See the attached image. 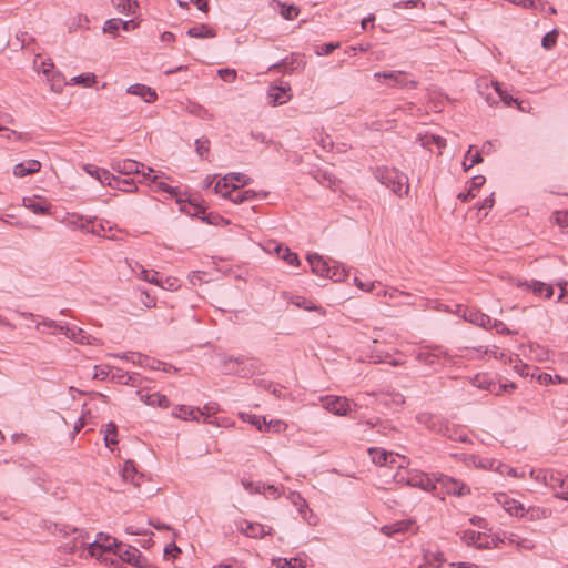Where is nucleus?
<instances>
[{
    "label": "nucleus",
    "instance_id": "f257e3e1",
    "mask_svg": "<svg viewBox=\"0 0 568 568\" xmlns=\"http://www.w3.org/2000/svg\"><path fill=\"white\" fill-rule=\"evenodd\" d=\"M375 178L394 194L402 197L409 191L408 178L395 168L382 166L375 171Z\"/></svg>",
    "mask_w": 568,
    "mask_h": 568
},
{
    "label": "nucleus",
    "instance_id": "f03ea898",
    "mask_svg": "<svg viewBox=\"0 0 568 568\" xmlns=\"http://www.w3.org/2000/svg\"><path fill=\"white\" fill-rule=\"evenodd\" d=\"M435 476L430 477L428 474L413 469L405 470L404 473H397L395 475L396 483H404L408 486L420 488L425 491H432L436 489Z\"/></svg>",
    "mask_w": 568,
    "mask_h": 568
},
{
    "label": "nucleus",
    "instance_id": "7ed1b4c3",
    "mask_svg": "<svg viewBox=\"0 0 568 568\" xmlns=\"http://www.w3.org/2000/svg\"><path fill=\"white\" fill-rule=\"evenodd\" d=\"M224 368L229 373L237 374L240 377L247 378L253 376L258 369L260 364L256 358L229 357L224 361Z\"/></svg>",
    "mask_w": 568,
    "mask_h": 568
},
{
    "label": "nucleus",
    "instance_id": "20e7f679",
    "mask_svg": "<svg viewBox=\"0 0 568 568\" xmlns=\"http://www.w3.org/2000/svg\"><path fill=\"white\" fill-rule=\"evenodd\" d=\"M435 484L448 495L462 497L470 494V488L465 483L444 474H436Z\"/></svg>",
    "mask_w": 568,
    "mask_h": 568
},
{
    "label": "nucleus",
    "instance_id": "39448f33",
    "mask_svg": "<svg viewBox=\"0 0 568 568\" xmlns=\"http://www.w3.org/2000/svg\"><path fill=\"white\" fill-rule=\"evenodd\" d=\"M416 420L420 424L426 426L428 429L443 434L444 436H447L448 438H453V435L450 434V426L447 420L442 418L440 416L430 414V413H419L416 416Z\"/></svg>",
    "mask_w": 568,
    "mask_h": 568
},
{
    "label": "nucleus",
    "instance_id": "423d86ee",
    "mask_svg": "<svg viewBox=\"0 0 568 568\" xmlns=\"http://www.w3.org/2000/svg\"><path fill=\"white\" fill-rule=\"evenodd\" d=\"M114 555H116L122 562L130 564L136 568H145L148 565V559L138 548L125 546L122 542L114 550Z\"/></svg>",
    "mask_w": 568,
    "mask_h": 568
},
{
    "label": "nucleus",
    "instance_id": "0eeeda50",
    "mask_svg": "<svg viewBox=\"0 0 568 568\" xmlns=\"http://www.w3.org/2000/svg\"><path fill=\"white\" fill-rule=\"evenodd\" d=\"M121 542L109 535L99 532L97 539L89 546V552L91 556L100 557L104 552H113Z\"/></svg>",
    "mask_w": 568,
    "mask_h": 568
},
{
    "label": "nucleus",
    "instance_id": "6e6552de",
    "mask_svg": "<svg viewBox=\"0 0 568 568\" xmlns=\"http://www.w3.org/2000/svg\"><path fill=\"white\" fill-rule=\"evenodd\" d=\"M112 169L123 175L142 174L143 180L149 178V173L144 172L146 166L132 159L116 160L112 163Z\"/></svg>",
    "mask_w": 568,
    "mask_h": 568
},
{
    "label": "nucleus",
    "instance_id": "1a4fd4ad",
    "mask_svg": "<svg viewBox=\"0 0 568 568\" xmlns=\"http://www.w3.org/2000/svg\"><path fill=\"white\" fill-rule=\"evenodd\" d=\"M322 402L324 407L335 415L344 416L349 410V403L345 397L326 396Z\"/></svg>",
    "mask_w": 568,
    "mask_h": 568
},
{
    "label": "nucleus",
    "instance_id": "9d476101",
    "mask_svg": "<svg viewBox=\"0 0 568 568\" xmlns=\"http://www.w3.org/2000/svg\"><path fill=\"white\" fill-rule=\"evenodd\" d=\"M239 529L245 536L250 538H263L266 535H271L272 528L268 527L266 530L265 526L258 523H250L246 520L241 521Z\"/></svg>",
    "mask_w": 568,
    "mask_h": 568
},
{
    "label": "nucleus",
    "instance_id": "9b49d317",
    "mask_svg": "<svg viewBox=\"0 0 568 568\" xmlns=\"http://www.w3.org/2000/svg\"><path fill=\"white\" fill-rule=\"evenodd\" d=\"M126 93L140 97L146 103H153L158 100V93L154 89L135 83L126 88Z\"/></svg>",
    "mask_w": 568,
    "mask_h": 568
},
{
    "label": "nucleus",
    "instance_id": "f8f14e48",
    "mask_svg": "<svg viewBox=\"0 0 568 568\" xmlns=\"http://www.w3.org/2000/svg\"><path fill=\"white\" fill-rule=\"evenodd\" d=\"M307 261L314 274L322 277H328L332 267L321 255L317 253L308 254Z\"/></svg>",
    "mask_w": 568,
    "mask_h": 568
},
{
    "label": "nucleus",
    "instance_id": "ddd939ff",
    "mask_svg": "<svg viewBox=\"0 0 568 568\" xmlns=\"http://www.w3.org/2000/svg\"><path fill=\"white\" fill-rule=\"evenodd\" d=\"M291 91V87L288 83L285 85H272L268 89V98L271 99V103L273 105H281L287 102L291 99L288 92Z\"/></svg>",
    "mask_w": 568,
    "mask_h": 568
},
{
    "label": "nucleus",
    "instance_id": "4468645a",
    "mask_svg": "<svg viewBox=\"0 0 568 568\" xmlns=\"http://www.w3.org/2000/svg\"><path fill=\"white\" fill-rule=\"evenodd\" d=\"M463 317L467 322L484 328H488L491 324V318L477 310L466 308L464 311Z\"/></svg>",
    "mask_w": 568,
    "mask_h": 568
},
{
    "label": "nucleus",
    "instance_id": "2eb2a0df",
    "mask_svg": "<svg viewBox=\"0 0 568 568\" xmlns=\"http://www.w3.org/2000/svg\"><path fill=\"white\" fill-rule=\"evenodd\" d=\"M301 63L304 64L301 55L298 53H292L291 57H286L281 61L273 63L268 67V71L273 70H284L285 72L293 71Z\"/></svg>",
    "mask_w": 568,
    "mask_h": 568
},
{
    "label": "nucleus",
    "instance_id": "dca6fc26",
    "mask_svg": "<svg viewBox=\"0 0 568 568\" xmlns=\"http://www.w3.org/2000/svg\"><path fill=\"white\" fill-rule=\"evenodd\" d=\"M376 79L388 80L389 87H404L406 85V73L404 71H382L374 74Z\"/></svg>",
    "mask_w": 568,
    "mask_h": 568
},
{
    "label": "nucleus",
    "instance_id": "f3484780",
    "mask_svg": "<svg viewBox=\"0 0 568 568\" xmlns=\"http://www.w3.org/2000/svg\"><path fill=\"white\" fill-rule=\"evenodd\" d=\"M556 477H551L550 479L554 483V486L551 489L555 491V497L568 500V476L564 475L562 473L558 471Z\"/></svg>",
    "mask_w": 568,
    "mask_h": 568
},
{
    "label": "nucleus",
    "instance_id": "a211bd4d",
    "mask_svg": "<svg viewBox=\"0 0 568 568\" xmlns=\"http://www.w3.org/2000/svg\"><path fill=\"white\" fill-rule=\"evenodd\" d=\"M519 286H526L527 290L531 291L537 296H545L549 298L554 294L552 285L546 284L540 281L532 280L530 282L519 283Z\"/></svg>",
    "mask_w": 568,
    "mask_h": 568
},
{
    "label": "nucleus",
    "instance_id": "6ab92c4d",
    "mask_svg": "<svg viewBox=\"0 0 568 568\" xmlns=\"http://www.w3.org/2000/svg\"><path fill=\"white\" fill-rule=\"evenodd\" d=\"M40 169L41 163L38 160L31 159L16 164L13 168V174L16 176L23 178L26 175L39 172Z\"/></svg>",
    "mask_w": 568,
    "mask_h": 568
},
{
    "label": "nucleus",
    "instance_id": "aec40b11",
    "mask_svg": "<svg viewBox=\"0 0 568 568\" xmlns=\"http://www.w3.org/2000/svg\"><path fill=\"white\" fill-rule=\"evenodd\" d=\"M189 203L194 206V212L191 213L194 216L200 217L202 221L211 225H217L223 217L219 214L206 213L205 210L195 203V200H189Z\"/></svg>",
    "mask_w": 568,
    "mask_h": 568
},
{
    "label": "nucleus",
    "instance_id": "412c9836",
    "mask_svg": "<svg viewBox=\"0 0 568 568\" xmlns=\"http://www.w3.org/2000/svg\"><path fill=\"white\" fill-rule=\"evenodd\" d=\"M122 477L125 481H131L134 486H140V479L143 474H139L135 463L133 460H126L122 469Z\"/></svg>",
    "mask_w": 568,
    "mask_h": 568
},
{
    "label": "nucleus",
    "instance_id": "4be33fe9",
    "mask_svg": "<svg viewBox=\"0 0 568 568\" xmlns=\"http://www.w3.org/2000/svg\"><path fill=\"white\" fill-rule=\"evenodd\" d=\"M138 394L140 395V399L146 405L162 408H168L170 405L169 398L160 393L142 394L141 392H138Z\"/></svg>",
    "mask_w": 568,
    "mask_h": 568
},
{
    "label": "nucleus",
    "instance_id": "5701e85b",
    "mask_svg": "<svg viewBox=\"0 0 568 568\" xmlns=\"http://www.w3.org/2000/svg\"><path fill=\"white\" fill-rule=\"evenodd\" d=\"M179 413L173 412V416L179 417L184 420H199L200 415H203L204 413L201 412L200 408H194L192 406L187 405H180L178 406Z\"/></svg>",
    "mask_w": 568,
    "mask_h": 568
},
{
    "label": "nucleus",
    "instance_id": "b1692460",
    "mask_svg": "<svg viewBox=\"0 0 568 568\" xmlns=\"http://www.w3.org/2000/svg\"><path fill=\"white\" fill-rule=\"evenodd\" d=\"M23 205L31 210L34 214L45 215L50 213V207L44 203V201L36 197H24Z\"/></svg>",
    "mask_w": 568,
    "mask_h": 568
},
{
    "label": "nucleus",
    "instance_id": "393cba45",
    "mask_svg": "<svg viewBox=\"0 0 568 568\" xmlns=\"http://www.w3.org/2000/svg\"><path fill=\"white\" fill-rule=\"evenodd\" d=\"M53 68H54V64L52 63L51 60L42 61L39 65H37V71L39 73L44 74L49 81H52V84H51L52 90L59 92L61 90V85L59 84V87L55 88V78L60 79V74L53 75L51 79L49 78L50 74L52 73Z\"/></svg>",
    "mask_w": 568,
    "mask_h": 568
},
{
    "label": "nucleus",
    "instance_id": "a878e982",
    "mask_svg": "<svg viewBox=\"0 0 568 568\" xmlns=\"http://www.w3.org/2000/svg\"><path fill=\"white\" fill-rule=\"evenodd\" d=\"M186 34L191 38H214L216 32L206 24H197L190 28Z\"/></svg>",
    "mask_w": 568,
    "mask_h": 568
},
{
    "label": "nucleus",
    "instance_id": "bb28decb",
    "mask_svg": "<svg viewBox=\"0 0 568 568\" xmlns=\"http://www.w3.org/2000/svg\"><path fill=\"white\" fill-rule=\"evenodd\" d=\"M260 194L253 190H239L235 189V192L232 193L230 200L235 203V204H241L243 202H246V201H252L254 199H256Z\"/></svg>",
    "mask_w": 568,
    "mask_h": 568
},
{
    "label": "nucleus",
    "instance_id": "cd10ccee",
    "mask_svg": "<svg viewBox=\"0 0 568 568\" xmlns=\"http://www.w3.org/2000/svg\"><path fill=\"white\" fill-rule=\"evenodd\" d=\"M292 303L295 306L306 310V311H315V312H318L321 315L326 314V311L322 306L313 304L311 301L306 300L303 296L293 297Z\"/></svg>",
    "mask_w": 568,
    "mask_h": 568
},
{
    "label": "nucleus",
    "instance_id": "c85d7f7f",
    "mask_svg": "<svg viewBox=\"0 0 568 568\" xmlns=\"http://www.w3.org/2000/svg\"><path fill=\"white\" fill-rule=\"evenodd\" d=\"M65 336L74 339L77 343L81 344H92L91 336L88 335L83 329L77 327H68L65 331Z\"/></svg>",
    "mask_w": 568,
    "mask_h": 568
},
{
    "label": "nucleus",
    "instance_id": "c756f323",
    "mask_svg": "<svg viewBox=\"0 0 568 568\" xmlns=\"http://www.w3.org/2000/svg\"><path fill=\"white\" fill-rule=\"evenodd\" d=\"M416 359L424 365L434 366L439 361V357L435 352L430 351L429 348H422L417 353Z\"/></svg>",
    "mask_w": 568,
    "mask_h": 568
},
{
    "label": "nucleus",
    "instance_id": "7c9ffc66",
    "mask_svg": "<svg viewBox=\"0 0 568 568\" xmlns=\"http://www.w3.org/2000/svg\"><path fill=\"white\" fill-rule=\"evenodd\" d=\"M229 175H225L222 180L217 181L214 186L215 193H219L226 199H230L232 193L235 192V189H237L236 184H232V189H229Z\"/></svg>",
    "mask_w": 568,
    "mask_h": 568
},
{
    "label": "nucleus",
    "instance_id": "2f4dec72",
    "mask_svg": "<svg viewBox=\"0 0 568 568\" xmlns=\"http://www.w3.org/2000/svg\"><path fill=\"white\" fill-rule=\"evenodd\" d=\"M113 6L121 13L133 14L139 7L135 0H112Z\"/></svg>",
    "mask_w": 568,
    "mask_h": 568
},
{
    "label": "nucleus",
    "instance_id": "473e14b6",
    "mask_svg": "<svg viewBox=\"0 0 568 568\" xmlns=\"http://www.w3.org/2000/svg\"><path fill=\"white\" fill-rule=\"evenodd\" d=\"M112 189H116L123 192H134L138 190L133 179H121L115 178L114 184H111Z\"/></svg>",
    "mask_w": 568,
    "mask_h": 568
},
{
    "label": "nucleus",
    "instance_id": "72a5a7b5",
    "mask_svg": "<svg viewBox=\"0 0 568 568\" xmlns=\"http://www.w3.org/2000/svg\"><path fill=\"white\" fill-rule=\"evenodd\" d=\"M146 170H148V173H149V178H146L145 180H149L151 183H155L158 190L166 192V193L171 194L172 196L178 197V190L175 187L170 186L169 184H166L164 182H156L158 176L156 175H153V176L150 175V173L153 172V169L148 166Z\"/></svg>",
    "mask_w": 568,
    "mask_h": 568
},
{
    "label": "nucleus",
    "instance_id": "f704fd0d",
    "mask_svg": "<svg viewBox=\"0 0 568 568\" xmlns=\"http://www.w3.org/2000/svg\"><path fill=\"white\" fill-rule=\"evenodd\" d=\"M97 82V77L94 73L88 72L82 73L80 75L73 77L71 79V84H78L85 88L92 87Z\"/></svg>",
    "mask_w": 568,
    "mask_h": 568
},
{
    "label": "nucleus",
    "instance_id": "c9c22d12",
    "mask_svg": "<svg viewBox=\"0 0 568 568\" xmlns=\"http://www.w3.org/2000/svg\"><path fill=\"white\" fill-rule=\"evenodd\" d=\"M118 427L113 422H110L106 425L104 430V442L106 447H111L112 445L118 444Z\"/></svg>",
    "mask_w": 568,
    "mask_h": 568
},
{
    "label": "nucleus",
    "instance_id": "e433bc0d",
    "mask_svg": "<svg viewBox=\"0 0 568 568\" xmlns=\"http://www.w3.org/2000/svg\"><path fill=\"white\" fill-rule=\"evenodd\" d=\"M277 254L290 265H298L300 260L296 253L292 252L288 247L277 246Z\"/></svg>",
    "mask_w": 568,
    "mask_h": 568
},
{
    "label": "nucleus",
    "instance_id": "4c0bfd02",
    "mask_svg": "<svg viewBox=\"0 0 568 568\" xmlns=\"http://www.w3.org/2000/svg\"><path fill=\"white\" fill-rule=\"evenodd\" d=\"M368 453L372 457V460L375 465L384 466L388 459V453L381 448H369Z\"/></svg>",
    "mask_w": 568,
    "mask_h": 568
},
{
    "label": "nucleus",
    "instance_id": "58836bf2",
    "mask_svg": "<svg viewBox=\"0 0 568 568\" xmlns=\"http://www.w3.org/2000/svg\"><path fill=\"white\" fill-rule=\"evenodd\" d=\"M471 149H473V146H469V150L467 151V154H466L465 160L463 162V166H464L465 171H468L474 165L483 162V156H481L480 152L477 151L476 153L470 155Z\"/></svg>",
    "mask_w": 568,
    "mask_h": 568
},
{
    "label": "nucleus",
    "instance_id": "ea45409f",
    "mask_svg": "<svg viewBox=\"0 0 568 568\" xmlns=\"http://www.w3.org/2000/svg\"><path fill=\"white\" fill-rule=\"evenodd\" d=\"M557 473L555 470L541 469L536 473L535 479L551 488L555 481L550 479V476L556 477Z\"/></svg>",
    "mask_w": 568,
    "mask_h": 568
},
{
    "label": "nucleus",
    "instance_id": "a19ab883",
    "mask_svg": "<svg viewBox=\"0 0 568 568\" xmlns=\"http://www.w3.org/2000/svg\"><path fill=\"white\" fill-rule=\"evenodd\" d=\"M537 381L541 385H550V384H556V383H567V379L561 377L560 375H554L552 376L551 374H548V373H540V374H538Z\"/></svg>",
    "mask_w": 568,
    "mask_h": 568
},
{
    "label": "nucleus",
    "instance_id": "79ce46f5",
    "mask_svg": "<svg viewBox=\"0 0 568 568\" xmlns=\"http://www.w3.org/2000/svg\"><path fill=\"white\" fill-rule=\"evenodd\" d=\"M44 328L48 329H58L60 333L65 335V331L68 328L67 325H59L52 320H43L41 323L37 325V329L40 332H44Z\"/></svg>",
    "mask_w": 568,
    "mask_h": 568
},
{
    "label": "nucleus",
    "instance_id": "37998d69",
    "mask_svg": "<svg viewBox=\"0 0 568 568\" xmlns=\"http://www.w3.org/2000/svg\"><path fill=\"white\" fill-rule=\"evenodd\" d=\"M281 16L286 19V20H293L295 19L298 13H300V9L294 6V4H285V3H281V11H280Z\"/></svg>",
    "mask_w": 568,
    "mask_h": 568
},
{
    "label": "nucleus",
    "instance_id": "c03bdc74",
    "mask_svg": "<svg viewBox=\"0 0 568 568\" xmlns=\"http://www.w3.org/2000/svg\"><path fill=\"white\" fill-rule=\"evenodd\" d=\"M195 151L201 159H206L205 155L210 152V140L207 138L196 139Z\"/></svg>",
    "mask_w": 568,
    "mask_h": 568
},
{
    "label": "nucleus",
    "instance_id": "a18cd8bd",
    "mask_svg": "<svg viewBox=\"0 0 568 568\" xmlns=\"http://www.w3.org/2000/svg\"><path fill=\"white\" fill-rule=\"evenodd\" d=\"M481 534L475 530H465L462 536V540L468 546H477L478 541L481 539Z\"/></svg>",
    "mask_w": 568,
    "mask_h": 568
},
{
    "label": "nucleus",
    "instance_id": "49530a36",
    "mask_svg": "<svg viewBox=\"0 0 568 568\" xmlns=\"http://www.w3.org/2000/svg\"><path fill=\"white\" fill-rule=\"evenodd\" d=\"M495 90L498 93L499 98L506 105H511L513 103H517V99H514L506 90L503 89V84L499 82L494 83Z\"/></svg>",
    "mask_w": 568,
    "mask_h": 568
},
{
    "label": "nucleus",
    "instance_id": "de8ad7c7",
    "mask_svg": "<svg viewBox=\"0 0 568 568\" xmlns=\"http://www.w3.org/2000/svg\"><path fill=\"white\" fill-rule=\"evenodd\" d=\"M187 111L191 114L196 115L202 119H211L213 116L209 112V110H206L204 106H202L201 104H197V103L190 104V106L187 108Z\"/></svg>",
    "mask_w": 568,
    "mask_h": 568
},
{
    "label": "nucleus",
    "instance_id": "09e8293b",
    "mask_svg": "<svg viewBox=\"0 0 568 568\" xmlns=\"http://www.w3.org/2000/svg\"><path fill=\"white\" fill-rule=\"evenodd\" d=\"M331 267L332 271L329 272L328 278L333 280L334 282H342L348 276L344 267H339L338 265H334Z\"/></svg>",
    "mask_w": 568,
    "mask_h": 568
},
{
    "label": "nucleus",
    "instance_id": "8fccbe9b",
    "mask_svg": "<svg viewBox=\"0 0 568 568\" xmlns=\"http://www.w3.org/2000/svg\"><path fill=\"white\" fill-rule=\"evenodd\" d=\"M424 557L429 565H436V568H440L442 564L445 561L442 552L427 551Z\"/></svg>",
    "mask_w": 568,
    "mask_h": 568
},
{
    "label": "nucleus",
    "instance_id": "3c124183",
    "mask_svg": "<svg viewBox=\"0 0 568 568\" xmlns=\"http://www.w3.org/2000/svg\"><path fill=\"white\" fill-rule=\"evenodd\" d=\"M142 278L149 283L164 287L162 281L160 280L159 272L142 270Z\"/></svg>",
    "mask_w": 568,
    "mask_h": 568
},
{
    "label": "nucleus",
    "instance_id": "603ef678",
    "mask_svg": "<svg viewBox=\"0 0 568 568\" xmlns=\"http://www.w3.org/2000/svg\"><path fill=\"white\" fill-rule=\"evenodd\" d=\"M337 48H339V43L338 42L324 43V44H321V45L316 47L315 53L317 55H328L334 50H336Z\"/></svg>",
    "mask_w": 568,
    "mask_h": 568
},
{
    "label": "nucleus",
    "instance_id": "864d4df0",
    "mask_svg": "<svg viewBox=\"0 0 568 568\" xmlns=\"http://www.w3.org/2000/svg\"><path fill=\"white\" fill-rule=\"evenodd\" d=\"M122 358L131 359L133 363H138L141 366H149L151 361L150 357L140 353H130V357L125 354L122 356Z\"/></svg>",
    "mask_w": 568,
    "mask_h": 568
},
{
    "label": "nucleus",
    "instance_id": "5fc2aeb1",
    "mask_svg": "<svg viewBox=\"0 0 568 568\" xmlns=\"http://www.w3.org/2000/svg\"><path fill=\"white\" fill-rule=\"evenodd\" d=\"M557 31L556 30H552L550 32H547L544 37H542V40H541V45L546 49V50H549L551 49L556 42H557Z\"/></svg>",
    "mask_w": 568,
    "mask_h": 568
},
{
    "label": "nucleus",
    "instance_id": "6e6d98bb",
    "mask_svg": "<svg viewBox=\"0 0 568 568\" xmlns=\"http://www.w3.org/2000/svg\"><path fill=\"white\" fill-rule=\"evenodd\" d=\"M241 417L244 420H247L250 424L257 427V429L262 428V425H266L265 417L257 416V415H251V414H241Z\"/></svg>",
    "mask_w": 568,
    "mask_h": 568
},
{
    "label": "nucleus",
    "instance_id": "4d7b16f0",
    "mask_svg": "<svg viewBox=\"0 0 568 568\" xmlns=\"http://www.w3.org/2000/svg\"><path fill=\"white\" fill-rule=\"evenodd\" d=\"M120 23H121V19H115V18L109 19L104 23L103 31L115 36L120 28Z\"/></svg>",
    "mask_w": 568,
    "mask_h": 568
},
{
    "label": "nucleus",
    "instance_id": "13d9d810",
    "mask_svg": "<svg viewBox=\"0 0 568 568\" xmlns=\"http://www.w3.org/2000/svg\"><path fill=\"white\" fill-rule=\"evenodd\" d=\"M506 510L510 514V515H515V516H523L524 515V507L521 504L517 503L516 500H511V501H508L506 503Z\"/></svg>",
    "mask_w": 568,
    "mask_h": 568
},
{
    "label": "nucleus",
    "instance_id": "bf43d9fd",
    "mask_svg": "<svg viewBox=\"0 0 568 568\" xmlns=\"http://www.w3.org/2000/svg\"><path fill=\"white\" fill-rule=\"evenodd\" d=\"M217 74L225 82H233L237 75V73L234 69H220L217 71Z\"/></svg>",
    "mask_w": 568,
    "mask_h": 568
},
{
    "label": "nucleus",
    "instance_id": "052dcab7",
    "mask_svg": "<svg viewBox=\"0 0 568 568\" xmlns=\"http://www.w3.org/2000/svg\"><path fill=\"white\" fill-rule=\"evenodd\" d=\"M115 178L116 176L113 175L111 172H109L105 169H102V172H100V175L98 176V180L102 184H106V185H109L111 187V184H114Z\"/></svg>",
    "mask_w": 568,
    "mask_h": 568
},
{
    "label": "nucleus",
    "instance_id": "680f3d73",
    "mask_svg": "<svg viewBox=\"0 0 568 568\" xmlns=\"http://www.w3.org/2000/svg\"><path fill=\"white\" fill-rule=\"evenodd\" d=\"M216 410H217V405L215 403H209V404L204 405L203 409H201V412L204 413L202 415L204 417V422L212 424L213 422L210 420L209 418L211 417L212 414H215Z\"/></svg>",
    "mask_w": 568,
    "mask_h": 568
},
{
    "label": "nucleus",
    "instance_id": "e2e57ef3",
    "mask_svg": "<svg viewBox=\"0 0 568 568\" xmlns=\"http://www.w3.org/2000/svg\"><path fill=\"white\" fill-rule=\"evenodd\" d=\"M485 182H486L485 176L476 175V176L471 178V180H470L469 190H471L474 192V191L478 190Z\"/></svg>",
    "mask_w": 568,
    "mask_h": 568
},
{
    "label": "nucleus",
    "instance_id": "0e129e2a",
    "mask_svg": "<svg viewBox=\"0 0 568 568\" xmlns=\"http://www.w3.org/2000/svg\"><path fill=\"white\" fill-rule=\"evenodd\" d=\"M419 3H420V0L399 1V2L394 3V8H397V9L416 8Z\"/></svg>",
    "mask_w": 568,
    "mask_h": 568
},
{
    "label": "nucleus",
    "instance_id": "69168bd1",
    "mask_svg": "<svg viewBox=\"0 0 568 568\" xmlns=\"http://www.w3.org/2000/svg\"><path fill=\"white\" fill-rule=\"evenodd\" d=\"M229 178L237 183L241 184V186H244L248 183L250 178L242 173H232L229 174Z\"/></svg>",
    "mask_w": 568,
    "mask_h": 568
},
{
    "label": "nucleus",
    "instance_id": "338daca9",
    "mask_svg": "<svg viewBox=\"0 0 568 568\" xmlns=\"http://www.w3.org/2000/svg\"><path fill=\"white\" fill-rule=\"evenodd\" d=\"M84 170L88 174H90L91 176L95 178L98 180V176L100 175V172H102V169L101 168H98L95 165H92V164H87L84 165Z\"/></svg>",
    "mask_w": 568,
    "mask_h": 568
},
{
    "label": "nucleus",
    "instance_id": "774afa93",
    "mask_svg": "<svg viewBox=\"0 0 568 568\" xmlns=\"http://www.w3.org/2000/svg\"><path fill=\"white\" fill-rule=\"evenodd\" d=\"M566 284H567L566 282H564V283H561V282H560V283H558V286L560 287V294H559V296H558V301H559V302H564V303H568V292H567V290H566V287H565V286H566Z\"/></svg>",
    "mask_w": 568,
    "mask_h": 568
}]
</instances>
